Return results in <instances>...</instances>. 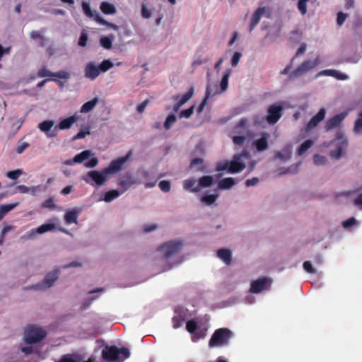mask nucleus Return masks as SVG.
I'll list each match as a JSON object with an SVG mask.
<instances>
[{"instance_id": "obj_1", "label": "nucleus", "mask_w": 362, "mask_h": 362, "mask_svg": "<svg viewBox=\"0 0 362 362\" xmlns=\"http://www.w3.org/2000/svg\"><path fill=\"white\" fill-rule=\"evenodd\" d=\"M249 153L246 150H243L240 153L235 154L230 161L224 160L217 163V171H228L230 173H237L242 172L246 167L244 162L241 160L242 158H248Z\"/></svg>"}, {"instance_id": "obj_2", "label": "nucleus", "mask_w": 362, "mask_h": 362, "mask_svg": "<svg viewBox=\"0 0 362 362\" xmlns=\"http://www.w3.org/2000/svg\"><path fill=\"white\" fill-rule=\"evenodd\" d=\"M113 66V63L110 59H105L99 65L90 62L84 67V76L90 80H95L99 75L106 72Z\"/></svg>"}, {"instance_id": "obj_3", "label": "nucleus", "mask_w": 362, "mask_h": 362, "mask_svg": "<svg viewBox=\"0 0 362 362\" xmlns=\"http://www.w3.org/2000/svg\"><path fill=\"white\" fill-rule=\"evenodd\" d=\"M233 335V332L228 328H218L211 335L209 341V346L214 348L227 346Z\"/></svg>"}, {"instance_id": "obj_4", "label": "nucleus", "mask_w": 362, "mask_h": 362, "mask_svg": "<svg viewBox=\"0 0 362 362\" xmlns=\"http://www.w3.org/2000/svg\"><path fill=\"white\" fill-rule=\"evenodd\" d=\"M111 173H113V160L110 161L108 166L102 171H89L84 178V180L91 185L95 184L100 186L104 184L107 180V175Z\"/></svg>"}, {"instance_id": "obj_5", "label": "nucleus", "mask_w": 362, "mask_h": 362, "mask_svg": "<svg viewBox=\"0 0 362 362\" xmlns=\"http://www.w3.org/2000/svg\"><path fill=\"white\" fill-rule=\"evenodd\" d=\"M320 62V59L318 57H316L314 60L308 59L303 61L294 70L288 74V79L289 81H293L303 76V75L313 70L317 65H319Z\"/></svg>"}, {"instance_id": "obj_6", "label": "nucleus", "mask_w": 362, "mask_h": 362, "mask_svg": "<svg viewBox=\"0 0 362 362\" xmlns=\"http://www.w3.org/2000/svg\"><path fill=\"white\" fill-rule=\"evenodd\" d=\"M182 246L180 240H170L160 245L158 250L162 253L163 258L168 259L178 254Z\"/></svg>"}, {"instance_id": "obj_7", "label": "nucleus", "mask_w": 362, "mask_h": 362, "mask_svg": "<svg viewBox=\"0 0 362 362\" xmlns=\"http://www.w3.org/2000/svg\"><path fill=\"white\" fill-rule=\"evenodd\" d=\"M46 332L33 325L28 326L25 331V341L27 344L37 343L46 337Z\"/></svg>"}, {"instance_id": "obj_8", "label": "nucleus", "mask_w": 362, "mask_h": 362, "mask_svg": "<svg viewBox=\"0 0 362 362\" xmlns=\"http://www.w3.org/2000/svg\"><path fill=\"white\" fill-rule=\"evenodd\" d=\"M59 269H54L46 274L42 282L33 286L34 289L46 290L53 286L59 277Z\"/></svg>"}, {"instance_id": "obj_9", "label": "nucleus", "mask_w": 362, "mask_h": 362, "mask_svg": "<svg viewBox=\"0 0 362 362\" xmlns=\"http://www.w3.org/2000/svg\"><path fill=\"white\" fill-rule=\"evenodd\" d=\"M283 107L280 104H272L267 109V121L270 124H275L282 115Z\"/></svg>"}, {"instance_id": "obj_10", "label": "nucleus", "mask_w": 362, "mask_h": 362, "mask_svg": "<svg viewBox=\"0 0 362 362\" xmlns=\"http://www.w3.org/2000/svg\"><path fill=\"white\" fill-rule=\"evenodd\" d=\"M134 183L133 177L131 175L127 174L122 176L119 180L117 185L119 189H115V199L118 197L120 194L126 192Z\"/></svg>"}, {"instance_id": "obj_11", "label": "nucleus", "mask_w": 362, "mask_h": 362, "mask_svg": "<svg viewBox=\"0 0 362 362\" xmlns=\"http://www.w3.org/2000/svg\"><path fill=\"white\" fill-rule=\"evenodd\" d=\"M270 15L271 11L269 8H267L266 7H259L252 14L249 27V32L250 33L255 29L263 16H266L267 18H269Z\"/></svg>"}, {"instance_id": "obj_12", "label": "nucleus", "mask_w": 362, "mask_h": 362, "mask_svg": "<svg viewBox=\"0 0 362 362\" xmlns=\"http://www.w3.org/2000/svg\"><path fill=\"white\" fill-rule=\"evenodd\" d=\"M82 8H83V11L85 15L87 17L94 19V21H95L99 24H101V25H107V21L105 19H103L97 11L91 10L90 6L88 3L83 1L82 2Z\"/></svg>"}, {"instance_id": "obj_13", "label": "nucleus", "mask_w": 362, "mask_h": 362, "mask_svg": "<svg viewBox=\"0 0 362 362\" xmlns=\"http://www.w3.org/2000/svg\"><path fill=\"white\" fill-rule=\"evenodd\" d=\"M133 150H129L124 156L115 159V173L127 168L128 163L132 160Z\"/></svg>"}, {"instance_id": "obj_14", "label": "nucleus", "mask_w": 362, "mask_h": 362, "mask_svg": "<svg viewBox=\"0 0 362 362\" xmlns=\"http://www.w3.org/2000/svg\"><path fill=\"white\" fill-rule=\"evenodd\" d=\"M37 76L40 78L47 76H54L63 79H69L70 78V74L65 71H59L57 72L52 73L48 70L46 67H42L37 72Z\"/></svg>"}, {"instance_id": "obj_15", "label": "nucleus", "mask_w": 362, "mask_h": 362, "mask_svg": "<svg viewBox=\"0 0 362 362\" xmlns=\"http://www.w3.org/2000/svg\"><path fill=\"white\" fill-rule=\"evenodd\" d=\"M346 116V113L337 114L328 119L325 124V129L327 132L338 127Z\"/></svg>"}, {"instance_id": "obj_16", "label": "nucleus", "mask_w": 362, "mask_h": 362, "mask_svg": "<svg viewBox=\"0 0 362 362\" xmlns=\"http://www.w3.org/2000/svg\"><path fill=\"white\" fill-rule=\"evenodd\" d=\"M131 356L129 349L127 347H117L115 346V362H124Z\"/></svg>"}, {"instance_id": "obj_17", "label": "nucleus", "mask_w": 362, "mask_h": 362, "mask_svg": "<svg viewBox=\"0 0 362 362\" xmlns=\"http://www.w3.org/2000/svg\"><path fill=\"white\" fill-rule=\"evenodd\" d=\"M326 114V110L325 108H321L319 112L313 116L309 122L306 125V130L309 131L315 128L317 124L322 122Z\"/></svg>"}, {"instance_id": "obj_18", "label": "nucleus", "mask_w": 362, "mask_h": 362, "mask_svg": "<svg viewBox=\"0 0 362 362\" xmlns=\"http://www.w3.org/2000/svg\"><path fill=\"white\" fill-rule=\"evenodd\" d=\"M337 139L341 140L340 145L335 150L330 152V156L334 159H339L341 156L344 148L347 146V140L344 137L343 134L339 133Z\"/></svg>"}, {"instance_id": "obj_19", "label": "nucleus", "mask_w": 362, "mask_h": 362, "mask_svg": "<svg viewBox=\"0 0 362 362\" xmlns=\"http://www.w3.org/2000/svg\"><path fill=\"white\" fill-rule=\"evenodd\" d=\"M81 208H74L71 210L67 211L64 216V221L67 224L77 223L78 216L81 212Z\"/></svg>"}, {"instance_id": "obj_20", "label": "nucleus", "mask_w": 362, "mask_h": 362, "mask_svg": "<svg viewBox=\"0 0 362 362\" xmlns=\"http://www.w3.org/2000/svg\"><path fill=\"white\" fill-rule=\"evenodd\" d=\"M267 283L266 278L259 279L252 282L250 291L253 293H259L262 292Z\"/></svg>"}, {"instance_id": "obj_21", "label": "nucleus", "mask_w": 362, "mask_h": 362, "mask_svg": "<svg viewBox=\"0 0 362 362\" xmlns=\"http://www.w3.org/2000/svg\"><path fill=\"white\" fill-rule=\"evenodd\" d=\"M306 47L307 46L305 43L302 44L300 46V47L297 49V52H296L295 56L291 59L290 63L283 70L281 71V72H280L281 75H287L289 73V71L293 64V62H294L295 59L305 52V51L306 49Z\"/></svg>"}, {"instance_id": "obj_22", "label": "nucleus", "mask_w": 362, "mask_h": 362, "mask_svg": "<svg viewBox=\"0 0 362 362\" xmlns=\"http://www.w3.org/2000/svg\"><path fill=\"white\" fill-rule=\"evenodd\" d=\"M76 120H77V117L75 115L62 119L59 122V123L55 127V129H59L60 130L68 129L76 122Z\"/></svg>"}, {"instance_id": "obj_23", "label": "nucleus", "mask_w": 362, "mask_h": 362, "mask_svg": "<svg viewBox=\"0 0 362 362\" xmlns=\"http://www.w3.org/2000/svg\"><path fill=\"white\" fill-rule=\"evenodd\" d=\"M217 257L223 260L226 265H230L232 262L231 251L228 249H219L217 250Z\"/></svg>"}, {"instance_id": "obj_24", "label": "nucleus", "mask_w": 362, "mask_h": 362, "mask_svg": "<svg viewBox=\"0 0 362 362\" xmlns=\"http://www.w3.org/2000/svg\"><path fill=\"white\" fill-rule=\"evenodd\" d=\"M269 137V134L264 132L262 134L261 138L255 141V147L258 151H263L267 148Z\"/></svg>"}, {"instance_id": "obj_25", "label": "nucleus", "mask_w": 362, "mask_h": 362, "mask_svg": "<svg viewBox=\"0 0 362 362\" xmlns=\"http://www.w3.org/2000/svg\"><path fill=\"white\" fill-rule=\"evenodd\" d=\"M194 94V88L192 87L189 90L182 95H177L173 97V100L176 102H179L182 105L185 104Z\"/></svg>"}, {"instance_id": "obj_26", "label": "nucleus", "mask_w": 362, "mask_h": 362, "mask_svg": "<svg viewBox=\"0 0 362 362\" xmlns=\"http://www.w3.org/2000/svg\"><path fill=\"white\" fill-rule=\"evenodd\" d=\"M318 75H326V76H333L339 80H346L348 78L347 75H346L345 74H341L334 69H327V70L322 71L318 74Z\"/></svg>"}, {"instance_id": "obj_27", "label": "nucleus", "mask_w": 362, "mask_h": 362, "mask_svg": "<svg viewBox=\"0 0 362 362\" xmlns=\"http://www.w3.org/2000/svg\"><path fill=\"white\" fill-rule=\"evenodd\" d=\"M183 187L186 190L192 192H197L200 190L199 185H197V180L194 178L185 180L183 183Z\"/></svg>"}, {"instance_id": "obj_28", "label": "nucleus", "mask_w": 362, "mask_h": 362, "mask_svg": "<svg viewBox=\"0 0 362 362\" xmlns=\"http://www.w3.org/2000/svg\"><path fill=\"white\" fill-rule=\"evenodd\" d=\"M231 69H228L224 75L223 76V78L221 81V83H220V88H221V90L220 91H216L214 92V93H212V95H216V94H218L221 92H224L227 90L228 88V78L231 74Z\"/></svg>"}, {"instance_id": "obj_29", "label": "nucleus", "mask_w": 362, "mask_h": 362, "mask_svg": "<svg viewBox=\"0 0 362 362\" xmlns=\"http://www.w3.org/2000/svg\"><path fill=\"white\" fill-rule=\"evenodd\" d=\"M54 124V122L52 120H45L38 124V128L42 132L46 133L48 136H55L56 134H48V132L52 129Z\"/></svg>"}, {"instance_id": "obj_30", "label": "nucleus", "mask_w": 362, "mask_h": 362, "mask_svg": "<svg viewBox=\"0 0 362 362\" xmlns=\"http://www.w3.org/2000/svg\"><path fill=\"white\" fill-rule=\"evenodd\" d=\"M98 103V98L97 97L93 98L90 101L85 103L81 107L80 112L88 113L96 106Z\"/></svg>"}, {"instance_id": "obj_31", "label": "nucleus", "mask_w": 362, "mask_h": 362, "mask_svg": "<svg viewBox=\"0 0 362 362\" xmlns=\"http://www.w3.org/2000/svg\"><path fill=\"white\" fill-rule=\"evenodd\" d=\"M142 177L146 180L144 182L146 188H151L156 186L157 182V179L155 177H151V174L148 171H144L142 173Z\"/></svg>"}, {"instance_id": "obj_32", "label": "nucleus", "mask_w": 362, "mask_h": 362, "mask_svg": "<svg viewBox=\"0 0 362 362\" xmlns=\"http://www.w3.org/2000/svg\"><path fill=\"white\" fill-rule=\"evenodd\" d=\"M235 183V180L233 177H226L218 182V187L220 189H228L231 188Z\"/></svg>"}, {"instance_id": "obj_33", "label": "nucleus", "mask_w": 362, "mask_h": 362, "mask_svg": "<svg viewBox=\"0 0 362 362\" xmlns=\"http://www.w3.org/2000/svg\"><path fill=\"white\" fill-rule=\"evenodd\" d=\"M212 95V90H211V86L209 85L207 86L206 88V94H205V97L202 100V103L199 104V105L197 107V112L198 113H201L205 105H206L207 103V101L209 100V98Z\"/></svg>"}, {"instance_id": "obj_34", "label": "nucleus", "mask_w": 362, "mask_h": 362, "mask_svg": "<svg viewBox=\"0 0 362 362\" xmlns=\"http://www.w3.org/2000/svg\"><path fill=\"white\" fill-rule=\"evenodd\" d=\"M214 182V178L211 175H204L199 178V189L201 187H209L212 185Z\"/></svg>"}, {"instance_id": "obj_35", "label": "nucleus", "mask_w": 362, "mask_h": 362, "mask_svg": "<svg viewBox=\"0 0 362 362\" xmlns=\"http://www.w3.org/2000/svg\"><path fill=\"white\" fill-rule=\"evenodd\" d=\"M313 144H314V141L311 139H308V140L305 141L303 144H301V145L298 148V151H297L298 155L302 156L310 148H311Z\"/></svg>"}, {"instance_id": "obj_36", "label": "nucleus", "mask_w": 362, "mask_h": 362, "mask_svg": "<svg viewBox=\"0 0 362 362\" xmlns=\"http://www.w3.org/2000/svg\"><path fill=\"white\" fill-rule=\"evenodd\" d=\"M18 204V203H12L2 205L0 207V220H1L7 213L13 210L16 206H17Z\"/></svg>"}, {"instance_id": "obj_37", "label": "nucleus", "mask_w": 362, "mask_h": 362, "mask_svg": "<svg viewBox=\"0 0 362 362\" xmlns=\"http://www.w3.org/2000/svg\"><path fill=\"white\" fill-rule=\"evenodd\" d=\"M90 151L85 150L74 156V161L76 163H81L84 160H87L90 156Z\"/></svg>"}, {"instance_id": "obj_38", "label": "nucleus", "mask_w": 362, "mask_h": 362, "mask_svg": "<svg viewBox=\"0 0 362 362\" xmlns=\"http://www.w3.org/2000/svg\"><path fill=\"white\" fill-rule=\"evenodd\" d=\"M55 228V226L54 223H45L42 224L40 226H39L36 229V232H37L38 234H42L46 232L50 231L53 230Z\"/></svg>"}, {"instance_id": "obj_39", "label": "nucleus", "mask_w": 362, "mask_h": 362, "mask_svg": "<svg viewBox=\"0 0 362 362\" xmlns=\"http://www.w3.org/2000/svg\"><path fill=\"white\" fill-rule=\"evenodd\" d=\"M218 197V194H206L204 195L201 200L207 205H211L216 202Z\"/></svg>"}, {"instance_id": "obj_40", "label": "nucleus", "mask_w": 362, "mask_h": 362, "mask_svg": "<svg viewBox=\"0 0 362 362\" xmlns=\"http://www.w3.org/2000/svg\"><path fill=\"white\" fill-rule=\"evenodd\" d=\"M23 172L21 169H16L14 170L8 171L6 173V176L13 180H17L21 175H23Z\"/></svg>"}, {"instance_id": "obj_41", "label": "nucleus", "mask_w": 362, "mask_h": 362, "mask_svg": "<svg viewBox=\"0 0 362 362\" xmlns=\"http://www.w3.org/2000/svg\"><path fill=\"white\" fill-rule=\"evenodd\" d=\"M176 120H177V118L175 115H173V114L169 115L167 117L165 122H164V125H163L164 128L166 130L170 129V127H172V125L176 122Z\"/></svg>"}, {"instance_id": "obj_42", "label": "nucleus", "mask_w": 362, "mask_h": 362, "mask_svg": "<svg viewBox=\"0 0 362 362\" xmlns=\"http://www.w3.org/2000/svg\"><path fill=\"white\" fill-rule=\"evenodd\" d=\"M186 329L189 333H194L198 329L197 322L194 320H188L186 323Z\"/></svg>"}, {"instance_id": "obj_43", "label": "nucleus", "mask_w": 362, "mask_h": 362, "mask_svg": "<svg viewBox=\"0 0 362 362\" xmlns=\"http://www.w3.org/2000/svg\"><path fill=\"white\" fill-rule=\"evenodd\" d=\"M100 10L105 14H112L113 13V5L107 2H103L100 4Z\"/></svg>"}, {"instance_id": "obj_44", "label": "nucleus", "mask_w": 362, "mask_h": 362, "mask_svg": "<svg viewBox=\"0 0 362 362\" xmlns=\"http://www.w3.org/2000/svg\"><path fill=\"white\" fill-rule=\"evenodd\" d=\"M184 321L185 319L181 315L174 316L172 319L173 328H179L183 324Z\"/></svg>"}, {"instance_id": "obj_45", "label": "nucleus", "mask_w": 362, "mask_h": 362, "mask_svg": "<svg viewBox=\"0 0 362 362\" xmlns=\"http://www.w3.org/2000/svg\"><path fill=\"white\" fill-rule=\"evenodd\" d=\"M313 162L316 165H324L327 163V158L320 154H315L313 157Z\"/></svg>"}, {"instance_id": "obj_46", "label": "nucleus", "mask_w": 362, "mask_h": 362, "mask_svg": "<svg viewBox=\"0 0 362 362\" xmlns=\"http://www.w3.org/2000/svg\"><path fill=\"white\" fill-rule=\"evenodd\" d=\"M194 106L192 105L186 110H182L179 113V117L180 118H189L194 112Z\"/></svg>"}, {"instance_id": "obj_47", "label": "nucleus", "mask_w": 362, "mask_h": 362, "mask_svg": "<svg viewBox=\"0 0 362 362\" xmlns=\"http://www.w3.org/2000/svg\"><path fill=\"white\" fill-rule=\"evenodd\" d=\"M291 153L289 150H284L276 153V157L281 160H288L291 158Z\"/></svg>"}, {"instance_id": "obj_48", "label": "nucleus", "mask_w": 362, "mask_h": 362, "mask_svg": "<svg viewBox=\"0 0 362 362\" xmlns=\"http://www.w3.org/2000/svg\"><path fill=\"white\" fill-rule=\"evenodd\" d=\"M158 186L160 190L163 192H168L170 191L171 185L168 180H162L159 182Z\"/></svg>"}, {"instance_id": "obj_49", "label": "nucleus", "mask_w": 362, "mask_h": 362, "mask_svg": "<svg viewBox=\"0 0 362 362\" xmlns=\"http://www.w3.org/2000/svg\"><path fill=\"white\" fill-rule=\"evenodd\" d=\"M58 362H80L74 354L63 355Z\"/></svg>"}, {"instance_id": "obj_50", "label": "nucleus", "mask_w": 362, "mask_h": 362, "mask_svg": "<svg viewBox=\"0 0 362 362\" xmlns=\"http://www.w3.org/2000/svg\"><path fill=\"white\" fill-rule=\"evenodd\" d=\"M16 190L18 192L21 194H26L30 192L34 193L35 192V188L33 187H32V189H30L28 187L25 185H21L16 187Z\"/></svg>"}, {"instance_id": "obj_51", "label": "nucleus", "mask_w": 362, "mask_h": 362, "mask_svg": "<svg viewBox=\"0 0 362 362\" xmlns=\"http://www.w3.org/2000/svg\"><path fill=\"white\" fill-rule=\"evenodd\" d=\"M309 0H299L298 3V8L302 15L307 12V3Z\"/></svg>"}, {"instance_id": "obj_52", "label": "nucleus", "mask_w": 362, "mask_h": 362, "mask_svg": "<svg viewBox=\"0 0 362 362\" xmlns=\"http://www.w3.org/2000/svg\"><path fill=\"white\" fill-rule=\"evenodd\" d=\"M42 207L49 209H54L56 208V205L54 204V199L52 197L48 198L42 204Z\"/></svg>"}, {"instance_id": "obj_53", "label": "nucleus", "mask_w": 362, "mask_h": 362, "mask_svg": "<svg viewBox=\"0 0 362 362\" xmlns=\"http://www.w3.org/2000/svg\"><path fill=\"white\" fill-rule=\"evenodd\" d=\"M88 40V34L84 30H83L81 33L78 45L81 47H85L87 44Z\"/></svg>"}, {"instance_id": "obj_54", "label": "nucleus", "mask_w": 362, "mask_h": 362, "mask_svg": "<svg viewBox=\"0 0 362 362\" xmlns=\"http://www.w3.org/2000/svg\"><path fill=\"white\" fill-rule=\"evenodd\" d=\"M100 43L105 49H110L112 47V40L110 37H103L100 40Z\"/></svg>"}, {"instance_id": "obj_55", "label": "nucleus", "mask_w": 362, "mask_h": 362, "mask_svg": "<svg viewBox=\"0 0 362 362\" xmlns=\"http://www.w3.org/2000/svg\"><path fill=\"white\" fill-rule=\"evenodd\" d=\"M103 356L104 358L113 361V346H109L107 351H103Z\"/></svg>"}, {"instance_id": "obj_56", "label": "nucleus", "mask_w": 362, "mask_h": 362, "mask_svg": "<svg viewBox=\"0 0 362 362\" xmlns=\"http://www.w3.org/2000/svg\"><path fill=\"white\" fill-rule=\"evenodd\" d=\"M37 232H36V230L32 229L30 231L27 232L25 234L23 235L21 237V239L23 240H30L35 238Z\"/></svg>"}, {"instance_id": "obj_57", "label": "nucleus", "mask_w": 362, "mask_h": 362, "mask_svg": "<svg viewBox=\"0 0 362 362\" xmlns=\"http://www.w3.org/2000/svg\"><path fill=\"white\" fill-rule=\"evenodd\" d=\"M303 267L304 270L309 274H315L316 272L310 261L304 262Z\"/></svg>"}, {"instance_id": "obj_58", "label": "nucleus", "mask_w": 362, "mask_h": 362, "mask_svg": "<svg viewBox=\"0 0 362 362\" xmlns=\"http://www.w3.org/2000/svg\"><path fill=\"white\" fill-rule=\"evenodd\" d=\"M152 15L151 9H148L144 4L141 5V16L144 18H149Z\"/></svg>"}, {"instance_id": "obj_59", "label": "nucleus", "mask_w": 362, "mask_h": 362, "mask_svg": "<svg viewBox=\"0 0 362 362\" xmlns=\"http://www.w3.org/2000/svg\"><path fill=\"white\" fill-rule=\"evenodd\" d=\"M242 57V54L239 52H235L233 55V57L231 59V66H236L239 62H240V59Z\"/></svg>"}, {"instance_id": "obj_60", "label": "nucleus", "mask_w": 362, "mask_h": 362, "mask_svg": "<svg viewBox=\"0 0 362 362\" xmlns=\"http://www.w3.org/2000/svg\"><path fill=\"white\" fill-rule=\"evenodd\" d=\"M347 16L348 15L346 13H344L341 11L338 12L337 18V23L338 25H342L344 21H346Z\"/></svg>"}, {"instance_id": "obj_61", "label": "nucleus", "mask_w": 362, "mask_h": 362, "mask_svg": "<svg viewBox=\"0 0 362 362\" xmlns=\"http://www.w3.org/2000/svg\"><path fill=\"white\" fill-rule=\"evenodd\" d=\"M362 129V112L360 113L358 118L356 120L354 130L358 132Z\"/></svg>"}, {"instance_id": "obj_62", "label": "nucleus", "mask_w": 362, "mask_h": 362, "mask_svg": "<svg viewBox=\"0 0 362 362\" xmlns=\"http://www.w3.org/2000/svg\"><path fill=\"white\" fill-rule=\"evenodd\" d=\"M246 140V137L244 136H235L233 137V141L234 144L242 146Z\"/></svg>"}, {"instance_id": "obj_63", "label": "nucleus", "mask_w": 362, "mask_h": 362, "mask_svg": "<svg viewBox=\"0 0 362 362\" xmlns=\"http://www.w3.org/2000/svg\"><path fill=\"white\" fill-rule=\"evenodd\" d=\"M100 200H104L107 202H112L113 200V189H110L105 193L103 197L100 198Z\"/></svg>"}, {"instance_id": "obj_64", "label": "nucleus", "mask_w": 362, "mask_h": 362, "mask_svg": "<svg viewBox=\"0 0 362 362\" xmlns=\"http://www.w3.org/2000/svg\"><path fill=\"white\" fill-rule=\"evenodd\" d=\"M354 204L362 210V192L354 200Z\"/></svg>"}]
</instances>
